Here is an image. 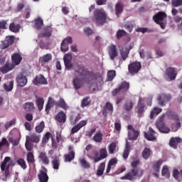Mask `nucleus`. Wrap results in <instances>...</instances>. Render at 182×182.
Listing matches in <instances>:
<instances>
[{"instance_id":"774afa93","label":"nucleus","mask_w":182,"mask_h":182,"mask_svg":"<svg viewBox=\"0 0 182 182\" xmlns=\"http://www.w3.org/2000/svg\"><path fill=\"white\" fill-rule=\"evenodd\" d=\"M172 5L175 7L181 6L182 5V0H173Z\"/></svg>"},{"instance_id":"a878e982","label":"nucleus","mask_w":182,"mask_h":182,"mask_svg":"<svg viewBox=\"0 0 182 182\" xmlns=\"http://www.w3.org/2000/svg\"><path fill=\"white\" fill-rule=\"evenodd\" d=\"M53 31V28H52V27L49 26L47 27H45L41 33V36H42V38H50V36H52Z\"/></svg>"},{"instance_id":"79ce46f5","label":"nucleus","mask_w":182,"mask_h":182,"mask_svg":"<svg viewBox=\"0 0 182 182\" xmlns=\"http://www.w3.org/2000/svg\"><path fill=\"white\" fill-rule=\"evenodd\" d=\"M35 26L38 31L42 29V27L43 26V20L41 17H38L35 20Z\"/></svg>"},{"instance_id":"c9c22d12","label":"nucleus","mask_w":182,"mask_h":182,"mask_svg":"<svg viewBox=\"0 0 182 182\" xmlns=\"http://www.w3.org/2000/svg\"><path fill=\"white\" fill-rule=\"evenodd\" d=\"M161 112H163V109L159 107H154L153 110L151 112L150 114L151 119H154L155 116H159V114H160Z\"/></svg>"},{"instance_id":"338daca9","label":"nucleus","mask_w":182,"mask_h":182,"mask_svg":"<svg viewBox=\"0 0 182 182\" xmlns=\"http://www.w3.org/2000/svg\"><path fill=\"white\" fill-rule=\"evenodd\" d=\"M124 28H125L128 32L132 33L133 31V24L132 23H128L124 26Z\"/></svg>"},{"instance_id":"9b49d317","label":"nucleus","mask_w":182,"mask_h":182,"mask_svg":"<svg viewBox=\"0 0 182 182\" xmlns=\"http://www.w3.org/2000/svg\"><path fill=\"white\" fill-rule=\"evenodd\" d=\"M15 42V37L14 36H8L6 37L4 41H2L1 45V49H8L11 45H14Z\"/></svg>"},{"instance_id":"052dcab7","label":"nucleus","mask_w":182,"mask_h":182,"mask_svg":"<svg viewBox=\"0 0 182 182\" xmlns=\"http://www.w3.org/2000/svg\"><path fill=\"white\" fill-rule=\"evenodd\" d=\"M109 154H113L114 153V150H116V143L112 142L108 148Z\"/></svg>"},{"instance_id":"72a5a7b5","label":"nucleus","mask_w":182,"mask_h":182,"mask_svg":"<svg viewBox=\"0 0 182 182\" xmlns=\"http://www.w3.org/2000/svg\"><path fill=\"white\" fill-rule=\"evenodd\" d=\"M119 90L122 92H129V89H130V84L126 81H123L119 85H118Z\"/></svg>"},{"instance_id":"6e6552de","label":"nucleus","mask_w":182,"mask_h":182,"mask_svg":"<svg viewBox=\"0 0 182 182\" xmlns=\"http://www.w3.org/2000/svg\"><path fill=\"white\" fill-rule=\"evenodd\" d=\"M163 163H164L163 159L154 161L152 163V170L154 171L153 175L154 176V177H156V178H159V173H160V168Z\"/></svg>"},{"instance_id":"1a4fd4ad","label":"nucleus","mask_w":182,"mask_h":182,"mask_svg":"<svg viewBox=\"0 0 182 182\" xmlns=\"http://www.w3.org/2000/svg\"><path fill=\"white\" fill-rule=\"evenodd\" d=\"M107 52L111 60H114L119 56L117 47L114 44H112L108 47Z\"/></svg>"},{"instance_id":"2f4dec72","label":"nucleus","mask_w":182,"mask_h":182,"mask_svg":"<svg viewBox=\"0 0 182 182\" xmlns=\"http://www.w3.org/2000/svg\"><path fill=\"white\" fill-rule=\"evenodd\" d=\"M130 49L132 48H129L127 47L126 48H122L120 50L121 58H122V60H124V62L126 60V59H127V58H129Z\"/></svg>"},{"instance_id":"e433bc0d","label":"nucleus","mask_w":182,"mask_h":182,"mask_svg":"<svg viewBox=\"0 0 182 182\" xmlns=\"http://www.w3.org/2000/svg\"><path fill=\"white\" fill-rule=\"evenodd\" d=\"M106 110H109L112 114V113H113V105H112V103L110 102H106L105 106L104 107V109L102 111V114L104 116H106V114H107Z\"/></svg>"},{"instance_id":"2eb2a0df","label":"nucleus","mask_w":182,"mask_h":182,"mask_svg":"<svg viewBox=\"0 0 182 182\" xmlns=\"http://www.w3.org/2000/svg\"><path fill=\"white\" fill-rule=\"evenodd\" d=\"M64 63L67 70H71L73 68V64H72V54L68 53L64 56Z\"/></svg>"},{"instance_id":"4468645a","label":"nucleus","mask_w":182,"mask_h":182,"mask_svg":"<svg viewBox=\"0 0 182 182\" xmlns=\"http://www.w3.org/2000/svg\"><path fill=\"white\" fill-rule=\"evenodd\" d=\"M11 161V157L7 156L4 158V160L1 164V171H4V176L5 177H8L9 176V166H6V164H8V162Z\"/></svg>"},{"instance_id":"a18cd8bd","label":"nucleus","mask_w":182,"mask_h":182,"mask_svg":"<svg viewBox=\"0 0 182 182\" xmlns=\"http://www.w3.org/2000/svg\"><path fill=\"white\" fill-rule=\"evenodd\" d=\"M114 77H116V70H109L107 75V80L108 82H112V80H113Z\"/></svg>"},{"instance_id":"7ed1b4c3","label":"nucleus","mask_w":182,"mask_h":182,"mask_svg":"<svg viewBox=\"0 0 182 182\" xmlns=\"http://www.w3.org/2000/svg\"><path fill=\"white\" fill-rule=\"evenodd\" d=\"M144 174V171L140 168H132L131 171L121 177V180H129L130 181L134 180L136 177L140 178Z\"/></svg>"},{"instance_id":"412c9836","label":"nucleus","mask_w":182,"mask_h":182,"mask_svg":"<svg viewBox=\"0 0 182 182\" xmlns=\"http://www.w3.org/2000/svg\"><path fill=\"white\" fill-rule=\"evenodd\" d=\"M137 113L138 114H143L144 113V109H146V104L144 103V100L140 97L137 104Z\"/></svg>"},{"instance_id":"393cba45","label":"nucleus","mask_w":182,"mask_h":182,"mask_svg":"<svg viewBox=\"0 0 182 182\" xmlns=\"http://www.w3.org/2000/svg\"><path fill=\"white\" fill-rule=\"evenodd\" d=\"M167 17V14L164 12L159 11L158 14L153 16L154 21L156 23H159L161 21H164V18Z\"/></svg>"},{"instance_id":"0e129e2a","label":"nucleus","mask_w":182,"mask_h":182,"mask_svg":"<svg viewBox=\"0 0 182 182\" xmlns=\"http://www.w3.org/2000/svg\"><path fill=\"white\" fill-rule=\"evenodd\" d=\"M51 136H52V134L50 132H46L45 136L43 138V143H48Z\"/></svg>"},{"instance_id":"f257e3e1","label":"nucleus","mask_w":182,"mask_h":182,"mask_svg":"<svg viewBox=\"0 0 182 182\" xmlns=\"http://www.w3.org/2000/svg\"><path fill=\"white\" fill-rule=\"evenodd\" d=\"M74 70L76 77L73 79V84L75 90H78V89L83 86L85 82L90 80L92 73L80 65H77Z\"/></svg>"},{"instance_id":"6e6d98bb","label":"nucleus","mask_w":182,"mask_h":182,"mask_svg":"<svg viewBox=\"0 0 182 182\" xmlns=\"http://www.w3.org/2000/svg\"><path fill=\"white\" fill-rule=\"evenodd\" d=\"M90 97H86L82 99L81 102L82 107H86V106H89L90 105Z\"/></svg>"},{"instance_id":"cd10ccee","label":"nucleus","mask_w":182,"mask_h":182,"mask_svg":"<svg viewBox=\"0 0 182 182\" xmlns=\"http://www.w3.org/2000/svg\"><path fill=\"white\" fill-rule=\"evenodd\" d=\"M11 63L15 65V66H18L21 62H22V56L19 53H14L11 56Z\"/></svg>"},{"instance_id":"ea45409f","label":"nucleus","mask_w":182,"mask_h":182,"mask_svg":"<svg viewBox=\"0 0 182 182\" xmlns=\"http://www.w3.org/2000/svg\"><path fill=\"white\" fill-rule=\"evenodd\" d=\"M92 140L96 143H102L103 141V134L102 132H96L94 135Z\"/></svg>"},{"instance_id":"f704fd0d","label":"nucleus","mask_w":182,"mask_h":182,"mask_svg":"<svg viewBox=\"0 0 182 182\" xmlns=\"http://www.w3.org/2000/svg\"><path fill=\"white\" fill-rule=\"evenodd\" d=\"M36 103L37 105L38 110L41 112V110H42V109H43V105L45 104V100H43V98L39 97L38 96H36Z\"/></svg>"},{"instance_id":"49530a36","label":"nucleus","mask_w":182,"mask_h":182,"mask_svg":"<svg viewBox=\"0 0 182 182\" xmlns=\"http://www.w3.org/2000/svg\"><path fill=\"white\" fill-rule=\"evenodd\" d=\"M23 108L26 112H32L35 109V105L33 102H26L23 105Z\"/></svg>"},{"instance_id":"5701e85b","label":"nucleus","mask_w":182,"mask_h":182,"mask_svg":"<svg viewBox=\"0 0 182 182\" xmlns=\"http://www.w3.org/2000/svg\"><path fill=\"white\" fill-rule=\"evenodd\" d=\"M133 107H134V102L132 100H127L123 105V109L125 112H132Z\"/></svg>"},{"instance_id":"c03bdc74","label":"nucleus","mask_w":182,"mask_h":182,"mask_svg":"<svg viewBox=\"0 0 182 182\" xmlns=\"http://www.w3.org/2000/svg\"><path fill=\"white\" fill-rule=\"evenodd\" d=\"M150 156H151V149L149 148H145L142 151V157L147 160L150 159Z\"/></svg>"},{"instance_id":"c85d7f7f","label":"nucleus","mask_w":182,"mask_h":182,"mask_svg":"<svg viewBox=\"0 0 182 182\" xmlns=\"http://www.w3.org/2000/svg\"><path fill=\"white\" fill-rule=\"evenodd\" d=\"M124 9V5L122 1H118L115 5V14L117 16L122 15L123 10Z\"/></svg>"},{"instance_id":"8fccbe9b","label":"nucleus","mask_w":182,"mask_h":182,"mask_svg":"<svg viewBox=\"0 0 182 182\" xmlns=\"http://www.w3.org/2000/svg\"><path fill=\"white\" fill-rule=\"evenodd\" d=\"M9 31L14 33H18V32H19V24L15 25V23H10Z\"/></svg>"},{"instance_id":"423d86ee","label":"nucleus","mask_w":182,"mask_h":182,"mask_svg":"<svg viewBox=\"0 0 182 182\" xmlns=\"http://www.w3.org/2000/svg\"><path fill=\"white\" fill-rule=\"evenodd\" d=\"M141 70V63L140 62H133L129 64L128 65V72L131 76H134L137 75L139 72Z\"/></svg>"},{"instance_id":"58836bf2","label":"nucleus","mask_w":182,"mask_h":182,"mask_svg":"<svg viewBox=\"0 0 182 182\" xmlns=\"http://www.w3.org/2000/svg\"><path fill=\"white\" fill-rule=\"evenodd\" d=\"M105 167H106V163L105 162L101 163L99 165L98 168L97 170V176H98L99 177H100V176H103V173H105Z\"/></svg>"},{"instance_id":"f3484780","label":"nucleus","mask_w":182,"mask_h":182,"mask_svg":"<svg viewBox=\"0 0 182 182\" xmlns=\"http://www.w3.org/2000/svg\"><path fill=\"white\" fill-rule=\"evenodd\" d=\"M50 60H52L51 53H47L39 58V63H41V66H45V65H46V63H49Z\"/></svg>"},{"instance_id":"680f3d73","label":"nucleus","mask_w":182,"mask_h":182,"mask_svg":"<svg viewBox=\"0 0 182 182\" xmlns=\"http://www.w3.org/2000/svg\"><path fill=\"white\" fill-rule=\"evenodd\" d=\"M164 117H166V114H163L161 116L159 117V119L156 122V126H160L161 124H165Z\"/></svg>"},{"instance_id":"3c124183","label":"nucleus","mask_w":182,"mask_h":182,"mask_svg":"<svg viewBox=\"0 0 182 182\" xmlns=\"http://www.w3.org/2000/svg\"><path fill=\"white\" fill-rule=\"evenodd\" d=\"M80 164L82 168H90V164L85 158L80 159Z\"/></svg>"},{"instance_id":"f8f14e48","label":"nucleus","mask_w":182,"mask_h":182,"mask_svg":"<svg viewBox=\"0 0 182 182\" xmlns=\"http://www.w3.org/2000/svg\"><path fill=\"white\" fill-rule=\"evenodd\" d=\"M38 178L40 182H48L49 181V176H48V168L43 166V170L39 171Z\"/></svg>"},{"instance_id":"473e14b6","label":"nucleus","mask_w":182,"mask_h":182,"mask_svg":"<svg viewBox=\"0 0 182 182\" xmlns=\"http://www.w3.org/2000/svg\"><path fill=\"white\" fill-rule=\"evenodd\" d=\"M52 159L51 164L53 165V168H54V170H59L60 166V160L59 159V157L55 156L52 157Z\"/></svg>"},{"instance_id":"864d4df0","label":"nucleus","mask_w":182,"mask_h":182,"mask_svg":"<svg viewBox=\"0 0 182 182\" xmlns=\"http://www.w3.org/2000/svg\"><path fill=\"white\" fill-rule=\"evenodd\" d=\"M49 45H50V43L47 42L45 43L43 41V40L40 41L38 43V46L41 48V49H49Z\"/></svg>"},{"instance_id":"4c0bfd02","label":"nucleus","mask_w":182,"mask_h":182,"mask_svg":"<svg viewBox=\"0 0 182 182\" xmlns=\"http://www.w3.org/2000/svg\"><path fill=\"white\" fill-rule=\"evenodd\" d=\"M157 129L161 133H170V128L166 126V124H161V125H156Z\"/></svg>"},{"instance_id":"4d7b16f0","label":"nucleus","mask_w":182,"mask_h":182,"mask_svg":"<svg viewBox=\"0 0 182 182\" xmlns=\"http://www.w3.org/2000/svg\"><path fill=\"white\" fill-rule=\"evenodd\" d=\"M180 127H181V122L180 121L176 122V123L172 124L171 130H172V132H177V130H178V129H180Z\"/></svg>"},{"instance_id":"69168bd1","label":"nucleus","mask_w":182,"mask_h":182,"mask_svg":"<svg viewBox=\"0 0 182 182\" xmlns=\"http://www.w3.org/2000/svg\"><path fill=\"white\" fill-rule=\"evenodd\" d=\"M16 119H13L11 121L6 122L5 124V129H9L11 126H14V124H16Z\"/></svg>"},{"instance_id":"ddd939ff","label":"nucleus","mask_w":182,"mask_h":182,"mask_svg":"<svg viewBox=\"0 0 182 182\" xmlns=\"http://www.w3.org/2000/svg\"><path fill=\"white\" fill-rule=\"evenodd\" d=\"M165 75L168 77L169 80H176V77H177V70L175 68L169 67L166 70Z\"/></svg>"},{"instance_id":"9d476101","label":"nucleus","mask_w":182,"mask_h":182,"mask_svg":"<svg viewBox=\"0 0 182 182\" xmlns=\"http://www.w3.org/2000/svg\"><path fill=\"white\" fill-rule=\"evenodd\" d=\"M68 153L64 155V161L65 163H70L73 160H75V156L76 153L75 152V149L73 146L70 145L68 146Z\"/></svg>"},{"instance_id":"a211bd4d","label":"nucleus","mask_w":182,"mask_h":182,"mask_svg":"<svg viewBox=\"0 0 182 182\" xmlns=\"http://www.w3.org/2000/svg\"><path fill=\"white\" fill-rule=\"evenodd\" d=\"M13 69H15V64H13L12 63L6 62L4 66L1 67L0 68V71L1 73H8V72H11Z\"/></svg>"},{"instance_id":"4be33fe9","label":"nucleus","mask_w":182,"mask_h":182,"mask_svg":"<svg viewBox=\"0 0 182 182\" xmlns=\"http://www.w3.org/2000/svg\"><path fill=\"white\" fill-rule=\"evenodd\" d=\"M53 106H56V101L52 98V97H49L48 99L47 104L46 105V114H49V112Z\"/></svg>"},{"instance_id":"e2e57ef3","label":"nucleus","mask_w":182,"mask_h":182,"mask_svg":"<svg viewBox=\"0 0 182 182\" xmlns=\"http://www.w3.org/2000/svg\"><path fill=\"white\" fill-rule=\"evenodd\" d=\"M144 137L147 139L149 141H153L156 140V136H154V134H147V132H145Z\"/></svg>"},{"instance_id":"0eeeda50","label":"nucleus","mask_w":182,"mask_h":182,"mask_svg":"<svg viewBox=\"0 0 182 182\" xmlns=\"http://www.w3.org/2000/svg\"><path fill=\"white\" fill-rule=\"evenodd\" d=\"M127 129L128 130H130L128 132L129 140H137V139H139V135L140 134V132L133 128V125H128Z\"/></svg>"},{"instance_id":"7c9ffc66","label":"nucleus","mask_w":182,"mask_h":182,"mask_svg":"<svg viewBox=\"0 0 182 182\" xmlns=\"http://www.w3.org/2000/svg\"><path fill=\"white\" fill-rule=\"evenodd\" d=\"M38 159L42 161L43 164H45L46 166H48L49 164V158H48V156L46 155V152L41 151L38 156Z\"/></svg>"},{"instance_id":"bb28decb","label":"nucleus","mask_w":182,"mask_h":182,"mask_svg":"<svg viewBox=\"0 0 182 182\" xmlns=\"http://www.w3.org/2000/svg\"><path fill=\"white\" fill-rule=\"evenodd\" d=\"M55 107H60V109H63V110H68V109H69V106L66 103V101L62 97L55 102Z\"/></svg>"},{"instance_id":"b1692460","label":"nucleus","mask_w":182,"mask_h":182,"mask_svg":"<svg viewBox=\"0 0 182 182\" xmlns=\"http://www.w3.org/2000/svg\"><path fill=\"white\" fill-rule=\"evenodd\" d=\"M17 82L18 83V87H23L26 86V83H28V78L26 76L20 75L17 76Z\"/></svg>"},{"instance_id":"20e7f679","label":"nucleus","mask_w":182,"mask_h":182,"mask_svg":"<svg viewBox=\"0 0 182 182\" xmlns=\"http://www.w3.org/2000/svg\"><path fill=\"white\" fill-rule=\"evenodd\" d=\"M93 153L95 154V157L92 156L89 154H87V157H88V159L90 160H93L95 163H99V161L104 160V159L107 157V149H106V148H102L100 150V156L97 151H94Z\"/></svg>"},{"instance_id":"37998d69","label":"nucleus","mask_w":182,"mask_h":182,"mask_svg":"<svg viewBox=\"0 0 182 182\" xmlns=\"http://www.w3.org/2000/svg\"><path fill=\"white\" fill-rule=\"evenodd\" d=\"M161 174L163 177H166V178H170V171L168 170V166L165 165L162 167Z\"/></svg>"},{"instance_id":"6ab92c4d","label":"nucleus","mask_w":182,"mask_h":182,"mask_svg":"<svg viewBox=\"0 0 182 182\" xmlns=\"http://www.w3.org/2000/svg\"><path fill=\"white\" fill-rule=\"evenodd\" d=\"M55 120L58 123H66V113L63 111L59 112L55 117Z\"/></svg>"},{"instance_id":"a19ab883","label":"nucleus","mask_w":182,"mask_h":182,"mask_svg":"<svg viewBox=\"0 0 182 182\" xmlns=\"http://www.w3.org/2000/svg\"><path fill=\"white\" fill-rule=\"evenodd\" d=\"M26 160L28 164H35V156L33 152H28L26 155Z\"/></svg>"},{"instance_id":"dca6fc26","label":"nucleus","mask_w":182,"mask_h":182,"mask_svg":"<svg viewBox=\"0 0 182 182\" xmlns=\"http://www.w3.org/2000/svg\"><path fill=\"white\" fill-rule=\"evenodd\" d=\"M33 85H36V86H38V85H48V80L42 74L36 76L33 80Z\"/></svg>"},{"instance_id":"bf43d9fd","label":"nucleus","mask_w":182,"mask_h":182,"mask_svg":"<svg viewBox=\"0 0 182 182\" xmlns=\"http://www.w3.org/2000/svg\"><path fill=\"white\" fill-rule=\"evenodd\" d=\"M60 50H61V52H64V53L68 52V50H69V45H68V43L62 41L61 46H60Z\"/></svg>"},{"instance_id":"13d9d810","label":"nucleus","mask_w":182,"mask_h":182,"mask_svg":"<svg viewBox=\"0 0 182 182\" xmlns=\"http://www.w3.org/2000/svg\"><path fill=\"white\" fill-rule=\"evenodd\" d=\"M116 35H117V39H122V38H123V36H126V35H127V33L124 30H118L117 31Z\"/></svg>"},{"instance_id":"09e8293b","label":"nucleus","mask_w":182,"mask_h":182,"mask_svg":"<svg viewBox=\"0 0 182 182\" xmlns=\"http://www.w3.org/2000/svg\"><path fill=\"white\" fill-rule=\"evenodd\" d=\"M36 133H42L45 130V122L41 121L40 124L35 128Z\"/></svg>"},{"instance_id":"39448f33","label":"nucleus","mask_w":182,"mask_h":182,"mask_svg":"<svg viewBox=\"0 0 182 182\" xmlns=\"http://www.w3.org/2000/svg\"><path fill=\"white\" fill-rule=\"evenodd\" d=\"M171 99H173V96L171 95V94H159L157 96L158 105L163 107V106H166V105H167V103H168V102H170Z\"/></svg>"},{"instance_id":"c756f323","label":"nucleus","mask_w":182,"mask_h":182,"mask_svg":"<svg viewBox=\"0 0 182 182\" xmlns=\"http://www.w3.org/2000/svg\"><path fill=\"white\" fill-rule=\"evenodd\" d=\"M26 139H28L31 143H39L41 141V135L33 133L31 136H26Z\"/></svg>"},{"instance_id":"de8ad7c7","label":"nucleus","mask_w":182,"mask_h":182,"mask_svg":"<svg viewBox=\"0 0 182 182\" xmlns=\"http://www.w3.org/2000/svg\"><path fill=\"white\" fill-rule=\"evenodd\" d=\"M16 163L18 166H20V167H21V168H23V170H26V168H28V165H26V161H25V159L22 158H19L18 159H17Z\"/></svg>"},{"instance_id":"f03ea898","label":"nucleus","mask_w":182,"mask_h":182,"mask_svg":"<svg viewBox=\"0 0 182 182\" xmlns=\"http://www.w3.org/2000/svg\"><path fill=\"white\" fill-rule=\"evenodd\" d=\"M92 21L97 26H103L107 21V14L103 9H95L93 12Z\"/></svg>"},{"instance_id":"5fc2aeb1","label":"nucleus","mask_w":182,"mask_h":182,"mask_svg":"<svg viewBox=\"0 0 182 182\" xmlns=\"http://www.w3.org/2000/svg\"><path fill=\"white\" fill-rule=\"evenodd\" d=\"M4 89L6 90V92L12 91V89H14V80L10 81L9 85L4 84Z\"/></svg>"},{"instance_id":"603ef678","label":"nucleus","mask_w":182,"mask_h":182,"mask_svg":"<svg viewBox=\"0 0 182 182\" xmlns=\"http://www.w3.org/2000/svg\"><path fill=\"white\" fill-rule=\"evenodd\" d=\"M25 147L27 151L31 152L33 150V144L27 138H26Z\"/></svg>"},{"instance_id":"aec40b11","label":"nucleus","mask_w":182,"mask_h":182,"mask_svg":"<svg viewBox=\"0 0 182 182\" xmlns=\"http://www.w3.org/2000/svg\"><path fill=\"white\" fill-rule=\"evenodd\" d=\"M182 142V139L180 137H171L169 141V146L172 149H177V146Z\"/></svg>"}]
</instances>
